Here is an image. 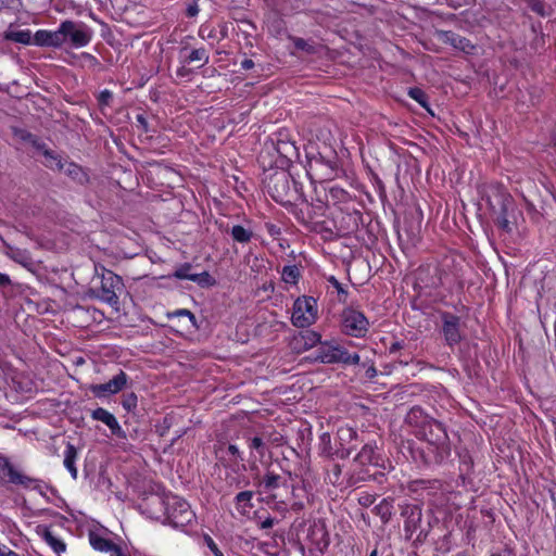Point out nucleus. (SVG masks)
<instances>
[{"label":"nucleus","mask_w":556,"mask_h":556,"mask_svg":"<svg viewBox=\"0 0 556 556\" xmlns=\"http://www.w3.org/2000/svg\"><path fill=\"white\" fill-rule=\"evenodd\" d=\"M123 289L124 282L122 277L109 269H103L100 288L91 292L102 302L116 306L118 304V293Z\"/></svg>","instance_id":"obj_1"},{"label":"nucleus","mask_w":556,"mask_h":556,"mask_svg":"<svg viewBox=\"0 0 556 556\" xmlns=\"http://www.w3.org/2000/svg\"><path fill=\"white\" fill-rule=\"evenodd\" d=\"M315 359L325 364H358L361 357L356 353L350 354L343 346L336 342H325L316 350Z\"/></svg>","instance_id":"obj_2"},{"label":"nucleus","mask_w":556,"mask_h":556,"mask_svg":"<svg viewBox=\"0 0 556 556\" xmlns=\"http://www.w3.org/2000/svg\"><path fill=\"white\" fill-rule=\"evenodd\" d=\"M317 301L313 296H301L295 300L291 317L295 327H308L317 320Z\"/></svg>","instance_id":"obj_3"},{"label":"nucleus","mask_w":556,"mask_h":556,"mask_svg":"<svg viewBox=\"0 0 556 556\" xmlns=\"http://www.w3.org/2000/svg\"><path fill=\"white\" fill-rule=\"evenodd\" d=\"M165 513L174 527H185L194 518L190 505L178 496H167L165 500Z\"/></svg>","instance_id":"obj_4"},{"label":"nucleus","mask_w":556,"mask_h":556,"mask_svg":"<svg viewBox=\"0 0 556 556\" xmlns=\"http://www.w3.org/2000/svg\"><path fill=\"white\" fill-rule=\"evenodd\" d=\"M45 165L53 170H59L71 177L73 180L85 184L88 180L86 172L79 165L68 162L55 154L53 151L45 150Z\"/></svg>","instance_id":"obj_5"},{"label":"nucleus","mask_w":556,"mask_h":556,"mask_svg":"<svg viewBox=\"0 0 556 556\" xmlns=\"http://www.w3.org/2000/svg\"><path fill=\"white\" fill-rule=\"evenodd\" d=\"M61 29L64 45L70 43L73 48H83L91 41L92 30L84 23L66 20L61 23Z\"/></svg>","instance_id":"obj_6"},{"label":"nucleus","mask_w":556,"mask_h":556,"mask_svg":"<svg viewBox=\"0 0 556 556\" xmlns=\"http://www.w3.org/2000/svg\"><path fill=\"white\" fill-rule=\"evenodd\" d=\"M0 478H8V481L13 484L37 490L40 493L43 492V483L40 480L28 477L15 469L9 458L3 455H0Z\"/></svg>","instance_id":"obj_7"},{"label":"nucleus","mask_w":556,"mask_h":556,"mask_svg":"<svg viewBox=\"0 0 556 556\" xmlns=\"http://www.w3.org/2000/svg\"><path fill=\"white\" fill-rule=\"evenodd\" d=\"M341 324L343 332L355 338L364 337L369 327L366 316L361 311L352 307L343 309Z\"/></svg>","instance_id":"obj_8"},{"label":"nucleus","mask_w":556,"mask_h":556,"mask_svg":"<svg viewBox=\"0 0 556 556\" xmlns=\"http://www.w3.org/2000/svg\"><path fill=\"white\" fill-rule=\"evenodd\" d=\"M416 435L427 441L429 444L435 445L442 452L447 451V433L443 425L434 419L425 425Z\"/></svg>","instance_id":"obj_9"},{"label":"nucleus","mask_w":556,"mask_h":556,"mask_svg":"<svg viewBox=\"0 0 556 556\" xmlns=\"http://www.w3.org/2000/svg\"><path fill=\"white\" fill-rule=\"evenodd\" d=\"M128 381V376L124 371H119L106 383L92 384L90 391L97 397H105L122 391Z\"/></svg>","instance_id":"obj_10"},{"label":"nucleus","mask_w":556,"mask_h":556,"mask_svg":"<svg viewBox=\"0 0 556 556\" xmlns=\"http://www.w3.org/2000/svg\"><path fill=\"white\" fill-rule=\"evenodd\" d=\"M33 43L39 47L60 48L64 45L61 25L55 30L39 29L35 33Z\"/></svg>","instance_id":"obj_11"},{"label":"nucleus","mask_w":556,"mask_h":556,"mask_svg":"<svg viewBox=\"0 0 556 556\" xmlns=\"http://www.w3.org/2000/svg\"><path fill=\"white\" fill-rule=\"evenodd\" d=\"M376 447L371 444H365L361 452L356 455L355 460L362 465H371L377 468L387 469L390 467V463L386 460L379 454H376Z\"/></svg>","instance_id":"obj_12"},{"label":"nucleus","mask_w":556,"mask_h":556,"mask_svg":"<svg viewBox=\"0 0 556 556\" xmlns=\"http://www.w3.org/2000/svg\"><path fill=\"white\" fill-rule=\"evenodd\" d=\"M442 331L447 344L453 345L460 341L459 318L453 314H442Z\"/></svg>","instance_id":"obj_13"},{"label":"nucleus","mask_w":556,"mask_h":556,"mask_svg":"<svg viewBox=\"0 0 556 556\" xmlns=\"http://www.w3.org/2000/svg\"><path fill=\"white\" fill-rule=\"evenodd\" d=\"M91 417L94 420H99V421L103 422L104 425H106L110 428V430L112 431V433L115 434L116 437L122 438V439L126 438V433L119 426L117 419L109 410H106L102 407H99L91 413Z\"/></svg>","instance_id":"obj_14"},{"label":"nucleus","mask_w":556,"mask_h":556,"mask_svg":"<svg viewBox=\"0 0 556 556\" xmlns=\"http://www.w3.org/2000/svg\"><path fill=\"white\" fill-rule=\"evenodd\" d=\"M5 255L26 268H30L34 265L30 253L25 249L5 244Z\"/></svg>","instance_id":"obj_15"},{"label":"nucleus","mask_w":556,"mask_h":556,"mask_svg":"<svg viewBox=\"0 0 556 556\" xmlns=\"http://www.w3.org/2000/svg\"><path fill=\"white\" fill-rule=\"evenodd\" d=\"M430 420L431 417L419 407H413L406 415V422L415 428V432H419Z\"/></svg>","instance_id":"obj_16"},{"label":"nucleus","mask_w":556,"mask_h":556,"mask_svg":"<svg viewBox=\"0 0 556 556\" xmlns=\"http://www.w3.org/2000/svg\"><path fill=\"white\" fill-rule=\"evenodd\" d=\"M338 439L340 441L341 448L336 453L339 454L341 458H345L350 455L352 447H344V443L351 442L356 438V432L352 428H340L338 430Z\"/></svg>","instance_id":"obj_17"},{"label":"nucleus","mask_w":556,"mask_h":556,"mask_svg":"<svg viewBox=\"0 0 556 556\" xmlns=\"http://www.w3.org/2000/svg\"><path fill=\"white\" fill-rule=\"evenodd\" d=\"M77 458H78L77 448L73 444L68 443L64 451L63 464H64V467L70 471L73 479H77V475H78V471H77V468L75 465Z\"/></svg>","instance_id":"obj_18"},{"label":"nucleus","mask_w":556,"mask_h":556,"mask_svg":"<svg viewBox=\"0 0 556 556\" xmlns=\"http://www.w3.org/2000/svg\"><path fill=\"white\" fill-rule=\"evenodd\" d=\"M3 37L7 40L15 41L23 45L33 43L34 38L29 29L15 30L11 28L4 33Z\"/></svg>","instance_id":"obj_19"},{"label":"nucleus","mask_w":556,"mask_h":556,"mask_svg":"<svg viewBox=\"0 0 556 556\" xmlns=\"http://www.w3.org/2000/svg\"><path fill=\"white\" fill-rule=\"evenodd\" d=\"M89 542L90 545L96 549L100 552H111L115 548L116 545H114L110 540L102 538L101 535L91 532L89 534Z\"/></svg>","instance_id":"obj_20"},{"label":"nucleus","mask_w":556,"mask_h":556,"mask_svg":"<svg viewBox=\"0 0 556 556\" xmlns=\"http://www.w3.org/2000/svg\"><path fill=\"white\" fill-rule=\"evenodd\" d=\"M190 266H184L180 267L175 271V277L179 279H188L194 282L202 283L204 281H207L210 278V275L204 271L202 274H189Z\"/></svg>","instance_id":"obj_21"},{"label":"nucleus","mask_w":556,"mask_h":556,"mask_svg":"<svg viewBox=\"0 0 556 556\" xmlns=\"http://www.w3.org/2000/svg\"><path fill=\"white\" fill-rule=\"evenodd\" d=\"M42 538L55 553L61 554L65 552V543L61 539L56 538L50 530L45 529L42 532Z\"/></svg>","instance_id":"obj_22"},{"label":"nucleus","mask_w":556,"mask_h":556,"mask_svg":"<svg viewBox=\"0 0 556 556\" xmlns=\"http://www.w3.org/2000/svg\"><path fill=\"white\" fill-rule=\"evenodd\" d=\"M220 451L223 453V455H222L223 460H227L230 464H239L240 462L243 460L239 448L233 444H229L228 446H226L224 450H220Z\"/></svg>","instance_id":"obj_23"},{"label":"nucleus","mask_w":556,"mask_h":556,"mask_svg":"<svg viewBox=\"0 0 556 556\" xmlns=\"http://www.w3.org/2000/svg\"><path fill=\"white\" fill-rule=\"evenodd\" d=\"M279 484L280 476L269 471L265 475L258 485L263 488L264 492H269L277 489Z\"/></svg>","instance_id":"obj_24"},{"label":"nucleus","mask_w":556,"mask_h":556,"mask_svg":"<svg viewBox=\"0 0 556 556\" xmlns=\"http://www.w3.org/2000/svg\"><path fill=\"white\" fill-rule=\"evenodd\" d=\"M509 201L507 198L502 197L501 199V212L498 216L496 217V224L500 228L504 230H509V220L506 216L507 210H508Z\"/></svg>","instance_id":"obj_25"},{"label":"nucleus","mask_w":556,"mask_h":556,"mask_svg":"<svg viewBox=\"0 0 556 556\" xmlns=\"http://www.w3.org/2000/svg\"><path fill=\"white\" fill-rule=\"evenodd\" d=\"M231 237L237 242L247 243L251 240L252 232L245 229L243 226L236 225L231 229Z\"/></svg>","instance_id":"obj_26"},{"label":"nucleus","mask_w":556,"mask_h":556,"mask_svg":"<svg viewBox=\"0 0 556 556\" xmlns=\"http://www.w3.org/2000/svg\"><path fill=\"white\" fill-rule=\"evenodd\" d=\"M281 276H282V280L286 283L294 285V283H296V281L299 279L300 270L294 265L285 266L282 269Z\"/></svg>","instance_id":"obj_27"},{"label":"nucleus","mask_w":556,"mask_h":556,"mask_svg":"<svg viewBox=\"0 0 556 556\" xmlns=\"http://www.w3.org/2000/svg\"><path fill=\"white\" fill-rule=\"evenodd\" d=\"M187 61L189 63L200 61L204 65L208 62V54L204 48L194 49L190 52Z\"/></svg>","instance_id":"obj_28"},{"label":"nucleus","mask_w":556,"mask_h":556,"mask_svg":"<svg viewBox=\"0 0 556 556\" xmlns=\"http://www.w3.org/2000/svg\"><path fill=\"white\" fill-rule=\"evenodd\" d=\"M320 450L321 453L326 456H330L333 454L332 447H331V438L328 433H323L320 435Z\"/></svg>","instance_id":"obj_29"},{"label":"nucleus","mask_w":556,"mask_h":556,"mask_svg":"<svg viewBox=\"0 0 556 556\" xmlns=\"http://www.w3.org/2000/svg\"><path fill=\"white\" fill-rule=\"evenodd\" d=\"M408 94L412 99L417 101L420 105H422L424 108H427V96L421 89L412 88V89H409Z\"/></svg>","instance_id":"obj_30"},{"label":"nucleus","mask_w":556,"mask_h":556,"mask_svg":"<svg viewBox=\"0 0 556 556\" xmlns=\"http://www.w3.org/2000/svg\"><path fill=\"white\" fill-rule=\"evenodd\" d=\"M292 42L298 50H302L308 53L314 52V47L303 38L293 37Z\"/></svg>","instance_id":"obj_31"},{"label":"nucleus","mask_w":556,"mask_h":556,"mask_svg":"<svg viewBox=\"0 0 556 556\" xmlns=\"http://www.w3.org/2000/svg\"><path fill=\"white\" fill-rule=\"evenodd\" d=\"M203 541L213 556H225L222 549L210 535H204Z\"/></svg>","instance_id":"obj_32"},{"label":"nucleus","mask_w":556,"mask_h":556,"mask_svg":"<svg viewBox=\"0 0 556 556\" xmlns=\"http://www.w3.org/2000/svg\"><path fill=\"white\" fill-rule=\"evenodd\" d=\"M460 37L462 36L456 35L452 31H444L441 34V40L445 43H450L455 49H457V43H458V40L460 39Z\"/></svg>","instance_id":"obj_33"},{"label":"nucleus","mask_w":556,"mask_h":556,"mask_svg":"<svg viewBox=\"0 0 556 556\" xmlns=\"http://www.w3.org/2000/svg\"><path fill=\"white\" fill-rule=\"evenodd\" d=\"M253 497V492L251 491H243L237 494L236 501L239 505L244 504L248 507H251V500Z\"/></svg>","instance_id":"obj_34"},{"label":"nucleus","mask_w":556,"mask_h":556,"mask_svg":"<svg viewBox=\"0 0 556 556\" xmlns=\"http://www.w3.org/2000/svg\"><path fill=\"white\" fill-rule=\"evenodd\" d=\"M457 50H460L467 54H470L473 52L475 46L471 45L467 38L460 37V39L458 40V43H457Z\"/></svg>","instance_id":"obj_35"},{"label":"nucleus","mask_w":556,"mask_h":556,"mask_svg":"<svg viewBox=\"0 0 556 556\" xmlns=\"http://www.w3.org/2000/svg\"><path fill=\"white\" fill-rule=\"evenodd\" d=\"M113 98V93L109 90H103L98 97L99 104L101 106L109 105Z\"/></svg>","instance_id":"obj_36"},{"label":"nucleus","mask_w":556,"mask_h":556,"mask_svg":"<svg viewBox=\"0 0 556 556\" xmlns=\"http://www.w3.org/2000/svg\"><path fill=\"white\" fill-rule=\"evenodd\" d=\"M136 405H137V396L134 393L127 395L125 397V400L123 401V406L127 410H131L132 408L136 407Z\"/></svg>","instance_id":"obj_37"},{"label":"nucleus","mask_w":556,"mask_h":556,"mask_svg":"<svg viewBox=\"0 0 556 556\" xmlns=\"http://www.w3.org/2000/svg\"><path fill=\"white\" fill-rule=\"evenodd\" d=\"M173 316H186L189 318L191 324L195 326V316L188 309H178L172 314Z\"/></svg>","instance_id":"obj_38"},{"label":"nucleus","mask_w":556,"mask_h":556,"mask_svg":"<svg viewBox=\"0 0 556 556\" xmlns=\"http://www.w3.org/2000/svg\"><path fill=\"white\" fill-rule=\"evenodd\" d=\"M263 445H264V444H263V440H262L261 438H258V437L253 438V439L250 441V444H249V446H250L251 448H254V450L258 451V453H260L261 455H263V450H262V448H263Z\"/></svg>","instance_id":"obj_39"},{"label":"nucleus","mask_w":556,"mask_h":556,"mask_svg":"<svg viewBox=\"0 0 556 556\" xmlns=\"http://www.w3.org/2000/svg\"><path fill=\"white\" fill-rule=\"evenodd\" d=\"M320 340V336L314 331H311L305 337V344L314 345Z\"/></svg>","instance_id":"obj_40"},{"label":"nucleus","mask_w":556,"mask_h":556,"mask_svg":"<svg viewBox=\"0 0 556 556\" xmlns=\"http://www.w3.org/2000/svg\"><path fill=\"white\" fill-rule=\"evenodd\" d=\"M0 556H20L16 552L0 543Z\"/></svg>","instance_id":"obj_41"},{"label":"nucleus","mask_w":556,"mask_h":556,"mask_svg":"<svg viewBox=\"0 0 556 556\" xmlns=\"http://www.w3.org/2000/svg\"><path fill=\"white\" fill-rule=\"evenodd\" d=\"M11 285V279L7 274L0 273V287H7Z\"/></svg>","instance_id":"obj_42"},{"label":"nucleus","mask_w":556,"mask_h":556,"mask_svg":"<svg viewBox=\"0 0 556 556\" xmlns=\"http://www.w3.org/2000/svg\"><path fill=\"white\" fill-rule=\"evenodd\" d=\"M137 123L142 127L144 131L148 130V123L143 115L139 114L137 116Z\"/></svg>","instance_id":"obj_43"},{"label":"nucleus","mask_w":556,"mask_h":556,"mask_svg":"<svg viewBox=\"0 0 556 556\" xmlns=\"http://www.w3.org/2000/svg\"><path fill=\"white\" fill-rule=\"evenodd\" d=\"M241 67L243 70H251L254 67V62L251 59H245L241 62Z\"/></svg>","instance_id":"obj_44"},{"label":"nucleus","mask_w":556,"mask_h":556,"mask_svg":"<svg viewBox=\"0 0 556 556\" xmlns=\"http://www.w3.org/2000/svg\"><path fill=\"white\" fill-rule=\"evenodd\" d=\"M532 10L535 11L536 13H539L540 15H545L544 8L541 3H534L532 5Z\"/></svg>","instance_id":"obj_45"},{"label":"nucleus","mask_w":556,"mask_h":556,"mask_svg":"<svg viewBox=\"0 0 556 556\" xmlns=\"http://www.w3.org/2000/svg\"><path fill=\"white\" fill-rule=\"evenodd\" d=\"M187 13L189 16H195L199 13V9L195 4L189 5Z\"/></svg>","instance_id":"obj_46"},{"label":"nucleus","mask_w":556,"mask_h":556,"mask_svg":"<svg viewBox=\"0 0 556 556\" xmlns=\"http://www.w3.org/2000/svg\"><path fill=\"white\" fill-rule=\"evenodd\" d=\"M111 556H126L118 546L111 552Z\"/></svg>","instance_id":"obj_47"},{"label":"nucleus","mask_w":556,"mask_h":556,"mask_svg":"<svg viewBox=\"0 0 556 556\" xmlns=\"http://www.w3.org/2000/svg\"><path fill=\"white\" fill-rule=\"evenodd\" d=\"M274 525V520L268 518L262 522V528H270Z\"/></svg>","instance_id":"obj_48"},{"label":"nucleus","mask_w":556,"mask_h":556,"mask_svg":"<svg viewBox=\"0 0 556 556\" xmlns=\"http://www.w3.org/2000/svg\"><path fill=\"white\" fill-rule=\"evenodd\" d=\"M330 281L333 283V286L337 288L339 292L342 291L341 285L338 282V280L334 277L330 278Z\"/></svg>","instance_id":"obj_49"},{"label":"nucleus","mask_w":556,"mask_h":556,"mask_svg":"<svg viewBox=\"0 0 556 556\" xmlns=\"http://www.w3.org/2000/svg\"><path fill=\"white\" fill-rule=\"evenodd\" d=\"M367 374H368V377H374L376 375V369L375 368H369L367 370Z\"/></svg>","instance_id":"obj_50"},{"label":"nucleus","mask_w":556,"mask_h":556,"mask_svg":"<svg viewBox=\"0 0 556 556\" xmlns=\"http://www.w3.org/2000/svg\"><path fill=\"white\" fill-rule=\"evenodd\" d=\"M370 556H377V551H372Z\"/></svg>","instance_id":"obj_51"},{"label":"nucleus","mask_w":556,"mask_h":556,"mask_svg":"<svg viewBox=\"0 0 556 556\" xmlns=\"http://www.w3.org/2000/svg\"><path fill=\"white\" fill-rule=\"evenodd\" d=\"M492 556H500V555H492Z\"/></svg>","instance_id":"obj_52"}]
</instances>
